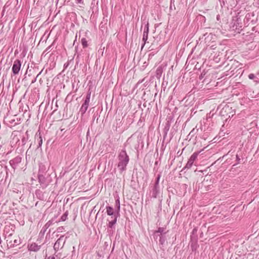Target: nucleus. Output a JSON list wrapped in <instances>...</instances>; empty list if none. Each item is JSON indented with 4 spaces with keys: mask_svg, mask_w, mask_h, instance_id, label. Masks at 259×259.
Returning <instances> with one entry per match:
<instances>
[{
    "mask_svg": "<svg viewBox=\"0 0 259 259\" xmlns=\"http://www.w3.org/2000/svg\"><path fill=\"white\" fill-rule=\"evenodd\" d=\"M118 163L117 167L122 172L126 169V167L129 162L130 158L125 149L120 151L118 156Z\"/></svg>",
    "mask_w": 259,
    "mask_h": 259,
    "instance_id": "nucleus-1",
    "label": "nucleus"
},
{
    "mask_svg": "<svg viewBox=\"0 0 259 259\" xmlns=\"http://www.w3.org/2000/svg\"><path fill=\"white\" fill-rule=\"evenodd\" d=\"M230 27L232 31H234V32L237 33H239L242 30L241 19L239 13L235 16L233 17L230 23Z\"/></svg>",
    "mask_w": 259,
    "mask_h": 259,
    "instance_id": "nucleus-2",
    "label": "nucleus"
},
{
    "mask_svg": "<svg viewBox=\"0 0 259 259\" xmlns=\"http://www.w3.org/2000/svg\"><path fill=\"white\" fill-rule=\"evenodd\" d=\"M106 212L108 215L111 216V219H113V220L109 221L107 225L108 228L112 229L114 225L117 222V218L119 217L120 214H118V212L114 211V209L112 206H107L106 207Z\"/></svg>",
    "mask_w": 259,
    "mask_h": 259,
    "instance_id": "nucleus-3",
    "label": "nucleus"
},
{
    "mask_svg": "<svg viewBox=\"0 0 259 259\" xmlns=\"http://www.w3.org/2000/svg\"><path fill=\"white\" fill-rule=\"evenodd\" d=\"M258 21V16H256L255 13L253 12L247 13L244 19L245 25L248 26L250 23L252 25L255 24Z\"/></svg>",
    "mask_w": 259,
    "mask_h": 259,
    "instance_id": "nucleus-4",
    "label": "nucleus"
},
{
    "mask_svg": "<svg viewBox=\"0 0 259 259\" xmlns=\"http://www.w3.org/2000/svg\"><path fill=\"white\" fill-rule=\"evenodd\" d=\"M49 175L46 176V174H37L38 182L42 189H46L51 182Z\"/></svg>",
    "mask_w": 259,
    "mask_h": 259,
    "instance_id": "nucleus-5",
    "label": "nucleus"
},
{
    "mask_svg": "<svg viewBox=\"0 0 259 259\" xmlns=\"http://www.w3.org/2000/svg\"><path fill=\"white\" fill-rule=\"evenodd\" d=\"M68 237V236H66L64 239V235H62L58 239L54 245V249L55 251L57 252L59 249H62L63 247L66 240Z\"/></svg>",
    "mask_w": 259,
    "mask_h": 259,
    "instance_id": "nucleus-6",
    "label": "nucleus"
},
{
    "mask_svg": "<svg viewBox=\"0 0 259 259\" xmlns=\"http://www.w3.org/2000/svg\"><path fill=\"white\" fill-rule=\"evenodd\" d=\"M200 152H194L190 157V158L188 159V161L183 169H182V171H185L186 170H187L188 169H190L192 166L193 165L194 161L197 159V156L199 154Z\"/></svg>",
    "mask_w": 259,
    "mask_h": 259,
    "instance_id": "nucleus-7",
    "label": "nucleus"
},
{
    "mask_svg": "<svg viewBox=\"0 0 259 259\" xmlns=\"http://www.w3.org/2000/svg\"><path fill=\"white\" fill-rule=\"evenodd\" d=\"M91 96V92L89 91L88 93L87 94L84 101L80 109V112L81 115H83L86 112V111L88 108V107L89 106V103H90V101Z\"/></svg>",
    "mask_w": 259,
    "mask_h": 259,
    "instance_id": "nucleus-8",
    "label": "nucleus"
},
{
    "mask_svg": "<svg viewBox=\"0 0 259 259\" xmlns=\"http://www.w3.org/2000/svg\"><path fill=\"white\" fill-rule=\"evenodd\" d=\"M160 194V187L158 186L153 185L150 188L149 195L151 198H156Z\"/></svg>",
    "mask_w": 259,
    "mask_h": 259,
    "instance_id": "nucleus-9",
    "label": "nucleus"
},
{
    "mask_svg": "<svg viewBox=\"0 0 259 259\" xmlns=\"http://www.w3.org/2000/svg\"><path fill=\"white\" fill-rule=\"evenodd\" d=\"M22 62L20 60L16 59L12 66V71L14 75H17L19 73L21 67Z\"/></svg>",
    "mask_w": 259,
    "mask_h": 259,
    "instance_id": "nucleus-10",
    "label": "nucleus"
},
{
    "mask_svg": "<svg viewBox=\"0 0 259 259\" xmlns=\"http://www.w3.org/2000/svg\"><path fill=\"white\" fill-rule=\"evenodd\" d=\"M22 157L21 155H18L14 158L11 159L9 161V163L11 167L15 170L19 166V164L21 162Z\"/></svg>",
    "mask_w": 259,
    "mask_h": 259,
    "instance_id": "nucleus-11",
    "label": "nucleus"
},
{
    "mask_svg": "<svg viewBox=\"0 0 259 259\" xmlns=\"http://www.w3.org/2000/svg\"><path fill=\"white\" fill-rule=\"evenodd\" d=\"M49 166L46 163H41L39 164V169L38 174H46V172L48 170Z\"/></svg>",
    "mask_w": 259,
    "mask_h": 259,
    "instance_id": "nucleus-12",
    "label": "nucleus"
},
{
    "mask_svg": "<svg viewBox=\"0 0 259 259\" xmlns=\"http://www.w3.org/2000/svg\"><path fill=\"white\" fill-rule=\"evenodd\" d=\"M40 245H38L36 243H33L28 245V250L30 251L37 252L40 249Z\"/></svg>",
    "mask_w": 259,
    "mask_h": 259,
    "instance_id": "nucleus-13",
    "label": "nucleus"
},
{
    "mask_svg": "<svg viewBox=\"0 0 259 259\" xmlns=\"http://www.w3.org/2000/svg\"><path fill=\"white\" fill-rule=\"evenodd\" d=\"M165 228L163 227H159L157 230L155 231L154 232V238L157 239L158 235L159 234L165 235L166 233V232L165 231Z\"/></svg>",
    "mask_w": 259,
    "mask_h": 259,
    "instance_id": "nucleus-14",
    "label": "nucleus"
},
{
    "mask_svg": "<svg viewBox=\"0 0 259 259\" xmlns=\"http://www.w3.org/2000/svg\"><path fill=\"white\" fill-rule=\"evenodd\" d=\"M35 195L36 198L40 200H44L45 199L44 192L40 189H36L35 190Z\"/></svg>",
    "mask_w": 259,
    "mask_h": 259,
    "instance_id": "nucleus-15",
    "label": "nucleus"
},
{
    "mask_svg": "<svg viewBox=\"0 0 259 259\" xmlns=\"http://www.w3.org/2000/svg\"><path fill=\"white\" fill-rule=\"evenodd\" d=\"M170 121L168 120L166 122L165 126L163 128V133H164L163 137H164V138H165V137L166 136L167 133L170 128Z\"/></svg>",
    "mask_w": 259,
    "mask_h": 259,
    "instance_id": "nucleus-16",
    "label": "nucleus"
},
{
    "mask_svg": "<svg viewBox=\"0 0 259 259\" xmlns=\"http://www.w3.org/2000/svg\"><path fill=\"white\" fill-rule=\"evenodd\" d=\"M145 23L144 28V32L143 34H145L146 35L148 36L149 32V23L148 21H145V20H143Z\"/></svg>",
    "mask_w": 259,
    "mask_h": 259,
    "instance_id": "nucleus-17",
    "label": "nucleus"
},
{
    "mask_svg": "<svg viewBox=\"0 0 259 259\" xmlns=\"http://www.w3.org/2000/svg\"><path fill=\"white\" fill-rule=\"evenodd\" d=\"M37 138V148H40L41 147L42 144V137L40 135V133H39V134H36L35 135V138Z\"/></svg>",
    "mask_w": 259,
    "mask_h": 259,
    "instance_id": "nucleus-18",
    "label": "nucleus"
},
{
    "mask_svg": "<svg viewBox=\"0 0 259 259\" xmlns=\"http://www.w3.org/2000/svg\"><path fill=\"white\" fill-rule=\"evenodd\" d=\"M120 209V201L119 199L118 198L115 200V211L118 212V214H119Z\"/></svg>",
    "mask_w": 259,
    "mask_h": 259,
    "instance_id": "nucleus-19",
    "label": "nucleus"
},
{
    "mask_svg": "<svg viewBox=\"0 0 259 259\" xmlns=\"http://www.w3.org/2000/svg\"><path fill=\"white\" fill-rule=\"evenodd\" d=\"M28 140V135L27 132L25 133V135H24L21 139V144L22 146H24L26 144V142Z\"/></svg>",
    "mask_w": 259,
    "mask_h": 259,
    "instance_id": "nucleus-20",
    "label": "nucleus"
},
{
    "mask_svg": "<svg viewBox=\"0 0 259 259\" xmlns=\"http://www.w3.org/2000/svg\"><path fill=\"white\" fill-rule=\"evenodd\" d=\"M162 72H163L162 67L161 66H158L156 70V76L157 77H160L162 75Z\"/></svg>",
    "mask_w": 259,
    "mask_h": 259,
    "instance_id": "nucleus-21",
    "label": "nucleus"
},
{
    "mask_svg": "<svg viewBox=\"0 0 259 259\" xmlns=\"http://www.w3.org/2000/svg\"><path fill=\"white\" fill-rule=\"evenodd\" d=\"M158 235L159 237V243L161 245H163L165 243L166 239L165 235L159 234Z\"/></svg>",
    "mask_w": 259,
    "mask_h": 259,
    "instance_id": "nucleus-22",
    "label": "nucleus"
},
{
    "mask_svg": "<svg viewBox=\"0 0 259 259\" xmlns=\"http://www.w3.org/2000/svg\"><path fill=\"white\" fill-rule=\"evenodd\" d=\"M61 258V254L60 253H57V252L55 251V253L53 256H49L48 258L46 259H60Z\"/></svg>",
    "mask_w": 259,
    "mask_h": 259,
    "instance_id": "nucleus-23",
    "label": "nucleus"
},
{
    "mask_svg": "<svg viewBox=\"0 0 259 259\" xmlns=\"http://www.w3.org/2000/svg\"><path fill=\"white\" fill-rule=\"evenodd\" d=\"M68 211L66 210L65 213L61 216L60 220L59 221V222L60 221H65L67 219V217L68 215Z\"/></svg>",
    "mask_w": 259,
    "mask_h": 259,
    "instance_id": "nucleus-24",
    "label": "nucleus"
},
{
    "mask_svg": "<svg viewBox=\"0 0 259 259\" xmlns=\"http://www.w3.org/2000/svg\"><path fill=\"white\" fill-rule=\"evenodd\" d=\"M248 78L250 79H257V80H254V81L256 83H259V79H258L253 73H250L248 75Z\"/></svg>",
    "mask_w": 259,
    "mask_h": 259,
    "instance_id": "nucleus-25",
    "label": "nucleus"
},
{
    "mask_svg": "<svg viewBox=\"0 0 259 259\" xmlns=\"http://www.w3.org/2000/svg\"><path fill=\"white\" fill-rule=\"evenodd\" d=\"M81 43L83 48H87L88 46V41L85 38H81Z\"/></svg>",
    "mask_w": 259,
    "mask_h": 259,
    "instance_id": "nucleus-26",
    "label": "nucleus"
},
{
    "mask_svg": "<svg viewBox=\"0 0 259 259\" xmlns=\"http://www.w3.org/2000/svg\"><path fill=\"white\" fill-rule=\"evenodd\" d=\"M148 38V35H145V34H143V38H142V41H143V44L142 45V49H143V47H144L145 44L146 43V42L147 41Z\"/></svg>",
    "mask_w": 259,
    "mask_h": 259,
    "instance_id": "nucleus-27",
    "label": "nucleus"
},
{
    "mask_svg": "<svg viewBox=\"0 0 259 259\" xmlns=\"http://www.w3.org/2000/svg\"><path fill=\"white\" fill-rule=\"evenodd\" d=\"M161 177V174H159L157 175L156 179L155 180V183L153 185L158 186H159V180Z\"/></svg>",
    "mask_w": 259,
    "mask_h": 259,
    "instance_id": "nucleus-28",
    "label": "nucleus"
},
{
    "mask_svg": "<svg viewBox=\"0 0 259 259\" xmlns=\"http://www.w3.org/2000/svg\"><path fill=\"white\" fill-rule=\"evenodd\" d=\"M47 229L44 227H42V229L39 232V236L40 237H43Z\"/></svg>",
    "mask_w": 259,
    "mask_h": 259,
    "instance_id": "nucleus-29",
    "label": "nucleus"
},
{
    "mask_svg": "<svg viewBox=\"0 0 259 259\" xmlns=\"http://www.w3.org/2000/svg\"><path fill=\"white\" fill-rule=\"evenodd\" d=\"M73 58L72 59L68 61L67 62H66V63L64 64V69H66L69 66L70 63L71 62H73Z\"/></svg>",
    "mask_w": 259,
    "mask_h": 259,
    "instance_id": "nucleus-30",
    "label": "nucleus"
},
{
    "mask_svg": "<svg viewBox=\"0 0 259 259\" xmlns=\"http://www.w3.org/2000/svg\"><path fill=\"white\" fill-rule=\"evenodd\" d=\"M20 239H15L14 240L13 243L11 245V246H17L20 244Z\"/></svg>",
    "mask_w": 259,
    "mask_h": 259,
    "instance_id": "nucleus-31",
    "label": "nucleus"
},
{
    "mask_svg": "<svg viewBox=\"0 0 259 259\" xmlns=\"http://www.w3.org/2000/svg\"><path fill=\"white\" fill-rule=\"evenodd\" d=\"M80 54H77L76 58V65H77L80 62Z\"/></svg>",
    "mask_w": 259,
    "mask_h": 259,
    "instance_id": "nucleus-32",
    "label": "nucleus"
},
{
    "mask_svg": "<svg viewBox=\"0 0 259 259\" xmlns=\"http://www.w3.org/2000/svg\"><path fill=\"white\" fill-rule=\"evenodd\" d=\"M53 44H54V42H53L51 45H50V46H49V47H48V48L45 50V51L44 52V53H49V52H50V50H51V49H52V46H53Z\"/></svg>",
    "mask_w": 259,
    "mask_h": 259,
    "instance_id": "nucleus-33",
    "label": "nucleus"
},
{
    "mask_svg": "<svg viewBox=\"0 0 259 259\" xmlns=\"http://www.w3.org/2000/svg\"><path fill=\"white\" fill-rule=\"evenodd\" d=\"M64 227L62 226V227H58L57 229V231L58 232H62L63 231V230H64Z\"/></svg>",
    "mask_w": 259,
    "mask_h": 259,
    "instance_id": "nucleus-34",
    "label": "nucleus"
},
{
    "mask_svg": "<svg viewBox=\"0 0 259 259\" xmlns=\"http://www.w3.org/2000/svg\"><path fill=\"white\" fill-rule=\"evenodd\" d=\"M236 161H237V163H236V165L237 164H238L240 163V159L237 154L236 155ZM234 165H235V164H234Z\"/></svg>",
    "mask_w": 259,
    "mask_h": 259,
    "instance_id": "nucleus-35",
    "label": "nucleus"
},
{
    "mask_svg": "<svg viewBox=\"0 0 259 259\" xmlns=\"http://www.w3.org/2000/svg\"><path fill=\"white\" fill-rule=\"evenodd\" d=\"M55 218H54V219H52V220H49V221L47 222V223H48L50 226H51V225H52L53 224V222H54V220H55Z\"/></svg>",
    "mask_w": 259,
    "mask_h": 259,
    "instance_id": "nucleus-36",
    "label": "nucleus"
},
{
    "mask_svg": "<svg viewBox=\"0 0 259 259\" xmlns=\"http://www.w3.org/2000/svg\"><path fill=\"white\" fill-rule=\"evenodd\" d=\"M45 228H46L47 229H48L50 227V225L48 224V223H46L44 226Z\"/></svg>",
    "mask_w": 259,
    "mask_h": 259,
    "instance_id": "nucleus-37",
    "label": "nucleus"
},
{
    "mask_svg": "<svg viewBox=\"0 0 259 259\" xmlns=\"http://www.w3.org/2000/svg\"><path fill=\"white\" fill-rule=\"evenodd\" d=\"M76 2L77 4H82L83 0H76Z\"/></svg>",
    "mask_w": 259,
    "mask_h": 259,
    "instance_id": "nucleus-38",
    "label": "nucleus"
},
{
    "mask_svg": "<svg viewBox=\"0 0 259 259\" xmlns=\"http://www.w3.org/2000/svg\"><path fill=\"white\" fill-rule=\"evenodd\" d=\"M196 231H197L196 229L194 228V229L193 230L192 233H193V234H194L195 232H196Z\"/></svg>",
    "mask_w": 259,
    "mask_h": 259,
    "instance_id": "nucleus-39",
    "label": "nucleus"
},
{
    "mask_svg": "<svg viewBox=\"0 0 259 259\" xmlns=\"http://www.w3.org/2000/svg\"><path fill=\"white\" fill-rule=\"evenodd\" d=\"M220 16L219 15H218L217 16V19L218 20H220Z\"/></svg>",
    "mask_w": 259,
    "mask_h": 259,
    "instance_id": "nucleus-40",
    "label": "nucleus"
},
{
    "mask_svg": "<svg viewBox=\"0 0 259 259\" xmlns=\"http://www.w3.org/2000/svg\"><path fill=\"white\" fill-rule=\"evenodd\" d=\"M36 80V78H35L34 80L32 81V83H34Z\"/></svg>",
    "mask_w": 259,
    "mask_h": 259,
    "instance_id": "nucleus-41",
    "label": "nucleus"
},
{
    "mask_svg": "<svg viewBox=\"0 0 259 259\" xmlns=\"http://www.w3.org/2000/svg\"><path fill=\"white\" fill-rule=\"evenodd\" d=\"M158 161H155V165H157V164H158Z\"/></svg>",
    "mask_w": 259,
    "mask_h": 259,
    "instance_id": "nucleus-42",
    "label": "nucleus"
},
{
    "mask_svg": "<svg viewBox=\"0 0 259 259\" xmlns=\"http://www.w3.org/2000/svg\"><path fill=\"white\" fill-rule=\"evenodd\" d=\"M143 80H144V79H143V80H141V81H139V82H138V83H141V82H143Z\"/></svg>",
    "mask_w": 259,
    "mask_h": 259,
    "instance_id": "nucleus-43",
    "label": "nucleus"
},
{
    "mask_svg": "<svg viewBox=\"0 0 259 259\" xmlns=\"http://www.w3.org/2000/svg\"><path fill=\"white\" fill-rule=\"evenodd\" d=\"M27 152H26V154H27ZM27 154H26V159H27Z\"/></svg>",
    "mask_w": 259,
    "mask_h": 259,
    "instance_id": "nucleus-44",
    "label": "nucleus"
},
{
    "mask_svg": "<svg viewBox=\"0 0 259 259\" xmlns=\"http://www.w3.org/2000/svg\"><path fill=\"white\" fill-rule=\"evenodd\" d=\"M50 232H51V230H49L48 233H49V234H50Z\"/></svg>",
    "mask_w": 259,
    "mask_h": 259,
    "instance_id": "nucleus-45",
    "label": "nucleus"
},
{
    "mask_svg": "<svg viewBox=\"0 0 259 259\" xmlns=\"http://www.w3.org/2000/svg\"><path fill=\"white\" fill-rule=\"evenodd\" d=\"M228 108H229V107H226L225 109H226V110H227V109H228Z\"/></svg>",
    "mask_w": 259,
    "mask_h": 259,
    "instance_id": "nucleus-46",
    "label": "nucleus"
},
{
    "mask_svg": "<svg viewBox=\"0 0 259 259\" xmlns=\"http://www.w3.org/2000/svg\"><path fill=\"white\" fill-rule=\"evenodd\" d=\"M7 228L6 227H5V231H6V230L7 229Z\"/></svg>",
    "mask_w": 259,
    "mask_h": 259,
    "instance_id": "nucleus-47",
    "label": "nucleus"
},
{
    "mask_svg": "<svg viewBox=\"0 0 259 259\" xmlns=\"http://www.w3.org/2000/svg\"><path fill=\"white\" fill-rule=\"evenodd\" d=\"M142 28H143V26L142 25V26L141 27V29H142Z\"/></svg>",
    "mask_w": 259,
    "mask_h": 259,
    "instance_id": "nucleus-48",
    "label": "nucleus"
}]
</instances>
